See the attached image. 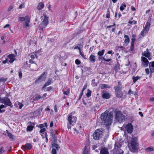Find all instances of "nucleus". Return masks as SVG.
I'll return each instance as SVG.
<instances>
[{"mask_svg":"<svg viewBox=\"0 0 154 154\" xmlns=\"http://www.w3.org/2000/svg\"><path fill=\"white\" fill-rule=\"evenodd\" d=\"M112 117V115L110 113H108L107 112H105L101 114L100 118L104 125L107 126L111 125Z\"/></svg>","mask_w":154,"mask_h":154,"instance_id":"f257e3e1","label":"nucleus"},{"mask_svg":"<svg viewBox=\"0 0 154 154\" xmlns=\"http://www.w3.org/2000/svg\"><path fill=\"white\" fill-rule=\"evenodd\" d=\"M116 120L120 123L124 122L125 120V116L123 115L120 111H118L116 113Z\"/></svg>","mask_w":154,"mask_h":154,"instance_id":"f03ea898","label":"nucleus"},{"mask_svg":"<svg viewBox=\"0 0 154 154\" xmlns=\"http://www.w3.org/2000/svg\"><path fill=\"white\" fill-rule=\"evenodd\" d=\"M0 102L11 107L13 106L10 99L7 97H5L2 98L0 97Z\"/></svg>","mask_w":154,"mask_h":154,"instance_id":"7ed1b4c3","label":"nucleus"},{"mask_svg":"<svg viewBox=\"0 0 154 154\" xmlns=\"http://www.w3.org/2000/svg\"><path fill=\"white\" fill-rule=\"evenodd\" d=\"M131 145L132 148V149L130 150L131 152H135V151L137 150V141L134 138L132 139L131 142Z\"/></svg>","mask_w":154,"mask_h":154,"instance_id":"20e7f679","label":"nucleus"},{"mask_svg":"<svg viewBox=\"0 0 154 154\" xmlns=\"http://www.w3.org/2000/svg\"><path fill=\"white\" fill-rule=\"evenodd\" d=\"M102 134V132L100 131L99 129L96 130L93 134V138L95 140H98L101 137Z\"/></svg>","mask_w":154,"mask_h":154,"instance_id":"39448f33","label":"nucleus"},{"mask_svg":"<svg viewBox=\"0 0 154 154\" xmlns=\"http://www.w3.org/2000/svg\"><path fill=\"white\" fill-rule=\"evenodd\" d=\"M122 128H125V130L128 133L131 134L133 130V127L132 125L130 123L126 125H124Z\"/></svg>","mask_w":154,"mask_h":154,"instance_id":"423d86ee","label":"nucleus"},{"mask_svg":"<svg viewBox=\"0 0 154 154\" xmlns=\"http://www.w3.org/2000/svg\"><path fill=\"white\" fill-rule=\"evenodd\" d=\"M122 88H117L114 87L115 90V94L116 97L118 98H121L123 96V93L122 91Z\"/></svg>","mask_w":154,"mask_h":154,"instance_id":"0eeeda50","label":"nucleus"},{"mask_svg":"<svg viewBox=\"0 0 154 154\" xmlns=\"http://www.w3.org/2000/svg\"><path fill=\"white\" fill-rule=\"evenodd\" d=\"M141 60L142 61L141 66L142 67H146L148 66L149 62L146 58L142 57L141 58Z\"/></svg>","mask_w":154,"mask_h":154,"instance_id":"6e6552de","label":"nucleus"},{"mask_svg":"<svg viewBox=\"0 0 154 154\" xmlns=\"http://www.w3.org/2000/svg\"><path fill=\"white\" fill-rule=\"evenodd\" d=\"M32 145L30 143H27L22 146L21 148L24 151L30 150L32 148Z\"/></svg>","mask_w":154,"mask_h":154,"instance_id":"1a4fd4ad","label":"nucleus"},{"mask_svg":"<svg viewBox=\"0 0 154 154\" xmlns=\"http://www.w3.org/2000/svg\"><path fill=\"white\" fill-rule=\"evenodd\" d=\"M48 23V18L47 17L45 16L44 17V19L42 23L43 27L45 28L47 26Z\"/></svg>","mask_w":154,"mask_h":154,"instance_id":"9d476101","label":"nucleus"},{"mask_svg":"<svg viewBox=\"0 0 154 154\" xmlns=\"http://www.w3.org/2000/svg\"><path fill=\"white\" fill-rule=\"evenodd\" d=\"M29 123L30 125L28 126L26 128L27 131H31L34 127L35 124L34 122H29Z\"/></svg>","mask_w":154,"mask_h":154,"instance_id":"9b49d317","label":"nucleus"},{"mask_svg":"<svg viewBox=\"0 0 154 154\" xmlns=\"http://www.w3.org/2000/svg\"><path fill=\"white\" fill-rule=\"evenodd\" d=\"M15 56L13 54H11L8 55V57L10 59L9 60V62L11 63H12L15 60Z\"/></svg>","mask_w":154,"mask_h":154,"instance_id":"f8f14e48","label":"nucleus"},{"mask_svg":"<svg viewBox=\"0 0 154 154\" xmlns=\"http://www.w3.org/2000/svg\"><path fill=\"white\" fill-rule=\"evenodd\" d=\"M102 97L106 99H108L110 97V96L109 93L106 92V91H103L102 94Z\"/></svg>","mask_w":154,"mask_h":154,"instance_id":"ddd939ff","label":"nucleus"},{"mask_svg":"<svg viewBox=\"0 0 154 154\" xmlns=\"http://www.w3.org/2000/svg\"><path fill=\"white\" fill-rule=\"evenodd\" d=\"M100 154H109L108 150L106 147L102 148L100 151Z\"/></svg>","mask_w":154,"mask_h":154,"instance_id":"4468645a","label":"nucleus"},{"mask_svg":"<svg viewBox=\"0 0 154 154\" xmlns=\"http://www.w3.org/2000/svg\"><path fill=\"white\" fill-rule=\"evenodd\" d=\"M150 53L149 51L148 48L146 49V51H144L142 53V55L146 57H148L150 56Z\"/></svg>","mask_w":154,"mask_h":154,"instance_id":"2eb2a0df","label":"nucleus"},{"mask_svg":"<svg viewBox=\"0 0 154 154\" xmlns=\"http://www.w3.org/2000/svg\"><path fill=\"white\" fill-rule=\"evenodd\" d=\"M51 135L52 137L53 142L54 143H56L57 141V137L55 135L54 132H51Z\"/></svg>","mask_w":154,"mask_h":154,"instance_id":"dca6fc26","label":"nucleus"},{"mask_svg":"<svg viewBox=\"0 0 154 154\" xmlns=\"http://www.w3.org/2000/svg\"><path fill=\"white\" fill-rule=\"evenodd\" d=\"M52 79H49L48 81L47 82H46V83L44 85L43 87L42 88V90L46 86H47L49 85H50L51 83H52Z\"/></svg>","mask_w":154,"mask_h":154,"instance_id":"f3484780","label":"nucleus"},{"mask_svg":"<svg viewBox=\"0 0 154 154\" xmlns=\"http://www.w3.org/2000/svg\"><path fill=\"white\" fill-rule=\"evenodd\" d=\"M90 61L92 63H94L96 61V57L93 54H91L89 58Z\"/></svg>","mask_w":154,"mask_h":154,"instance_id":"a211bd4d","label":"nucleus"},{"mask_svg":"<svg viewBox=\"0 0 154 154\" xmlns=\"http://www.w3.org/2000/svg\"><path fill=\"white\" fill-rule=\"evenodd\" d=\"M100 87L102 89L104 88H111L109 85L106 84H101L100 85Z\"/></svg>","mask_w":154,"mask_h":154,"instance_id":"6ab92c4d","label":"nucleus"},{"mask_svg":"<svg viewBox=\"0 0 154 154\" xmlns=\"http://www.w3.org/2000/svg\"><path fill=\"white\" fill-rule=\"evenodd\" d=\"M72 119V116L71 115L69 116L68 117V120L69 122V124L73 125L75 123V122Z\"/></svg>","mask_w":154,"mask_h":154,"instance_id":"aec40b11","label":"nucleus"},{"mask_svg":"<svg viewBox=\"0 0 154 154\" xmlns=\"http://www.w3.org/2000/svg\"><path fill=\"white\" fill-rule=\"evenodd\" d=\"M44 3L42 2H40L37 5V8L38 10H40L42 9L44 7Z\"/></svg>","mask_w":154,"mask_h":154,"instance_id":"412c9836","label":"nucleus"},{"mask_svg":"<svg viewBox=\"0 0 154 154\" xmlns=\"http://www.w3.org/2000/svg\"><path fill=\"white\" fill-rule=\"evenodd\" d=\"M41 98L42 97L40 95H37L35 96H33L32 97V99L34 101H37Z\"/></svg>","mask_w":154,"mask_h":154,"instance_id":"4be33fe9","label":"nucleus"},{"mask_svg":"<svg viewBox=\"0 0 154 154\" xmlns=\"http://www.w3.org/2000/svg\"><path fill=\"white\" fill-rule=\"evenodd\" d=\"M124 38H125L124 42L126 44V45H127L130 42L129 38V37L127 35H125Z\"/></svg>","mask_w":154,"mask_h":154,"instance_id":"5701e85b","label":"nucleus"},{"mask_svg":"<svg viewBox=\"0 0 154 154\" xmlns=\"http://www.w3.org/2000/svg\"><path fill=\"white\" fill-rule=\"evenodd\" d=\"M145 150L147 152L152 151H154V147L153 146H150L145 149Z\"/></svg>","mask_w":154,"mask_h":154,"instance_id":"b1692460","label":"nucleus"},{"mask_svg":"<svg viewBox=\"0 0 154 154\" xmlns=\"http://www.w3.org/2000/svg\"><path fill=\"white\" fill-rule=\"evenodd\" d=\"M150 26V23L148 22H147L145 26L144 27V29L148 31L149 29Z\"/></svg>","mask_w":154,"mask_h":154,"instance_id":"393cba45","label":"nucleus"},{"mask_svg":"<svg viewBox=\"0 0 154 154\" xmlns=\"http://www.w3.org/2000/svg\"><path fill=\"white\" fill-rule=\"evenodd\" d=\"M6 106L2 104L0 106V112L2 113L5 112V109H3V108H6Z\"/></svg>","mask_w":154,"mask_h":154,"instance_id":"a878e982","label":"nucleus"},{"mask_svg":"<svg viewBox=\"0 0 154 154\" xmlns=\"http://www.w3.org/2000/svg\"><path fill=\"white\" fill-rule=\"evenodd\" d=\"M140 78L141 77L140 76H133L132 77V79L133 80V83H135L137 80H138L139 79H140Z\"/></svg>","mask_w":154,"mask_h":154,"instance_id":"bb28decb","label":"nucleus"},{"mask_svg":"<svg viewBox=\"0 0 154 154\" xmlns=\"http://www.w3.org/2000/svg\"><path fill=\"white\" fill-rule=\"evenodd\" d=\"M52 146L53 147H54V148H55L57 149L58 150V149H59L60 148V147L59 145L56 144L55 143H52Z\"/></svg>","mask_w":154,"mask_h":154,"instance_id":"cd10ccee","label":"nucleus"},{"mask_svg":"<svg viewBox=\"0 0 154 154\" xmlns=\"http://www.w3.org/2000/svg\"><path fill=\"white\" fill-rule=\"evenodd\" d=\"M6 131L7 132V133L8 135V136L9 137V138L11 139H13V135L11 133H10L8 130H6Z\"/></svg>","mask_w":154,"mask_h":154,"instance_id":"c85d7f7f","label":"nucleus"},{"mask_svg":"<svg viewBox=\"0 0 154 154\" xmlns=\"http://www.w3.org/2000/svg\"><path fill=\"white\" fill-rule=\"evenodd\" d=\"M104 52V50L103 49L101 51H99L97 53V54L100 56H101L103 55Z\"/></svg>","mask_w":154,"mask_h":154,"instance_id":"c756f323","label":"nucleus"},{"mask_svg":"<svg viewBox=\"0 0 154 154\" xmlns=\"http://www.w3.org/2000/svg\"><path fill=\"white\" fill-rule=\"evenodd\" d=\"M83 154H88V149H87V146H85Z\"/></svg>","mask_w":154,"mask_h":154,"instance_id":"7c9ffc66","label":"nucleus"},{"mask_svg":"<svg viewBox=\"0 0 154 154\" xmlns=\"http://www.w3.org/2000/svg\"><path fill=\"white\" fill-rule=\"evenodd\" d=\"M148 32V31L146 30L143 29L141 32V35L142 36H144Z\"/></svg>","mask_w":154,"mask_h":154,"instance_id":"2f4dec72","label":"nucleus"},{"mask_svg":"<svg viewBox=\"0 0 154 154\" xmlns=\"http://www.w3.org/2000/svg\"><path fill=\"white\" fill-rule=\"evenodd\" d=\"M126 5L125 4H122L120 7V10L121 11H123L125 8L126 7Z\"/></svg>","mask_w":154,"mask_h":154,"instance_id":"473e14b6","label":"nucleus"},{"mask_svg":"<svg viewBox=\"0 0 154 154\" xmlns=\"http://www.w3.org/2000/svg\"><path fill=\"white\" fill-rule=\"evenodd\" d=\"M42 78V75H40L38 78L35 81V84H38L39 82L41 81L40 80Z\"/></svg>","mask_w":154,"mask_h":154,"instance_id":"72a5a7b5","label":"nucleus"},{"mask_svg":"<svg viewBox=\"0 0 154 154\" xmlns=\"http://www.w3.org/2000/svg\"><path fill=\"white\" fill-rule=\"evenodd\" d=\"M114 87L117 88H122L121 82L120 81H119L118 82V85L114 86Z\"/></svg>","mask_w":154,"mask_h":154,"instance_id":"f704fd0d","label":"nucleus"},{"mask_svg":"<svg viewBox=\"0 0 154 154\" xmlns=\"http://www.w3.org/2000/svg\"><path fill=\"white\" fill-rule=\"evenodd\" d=\"M149 67H152L154 68V61L150 62L149 63Z\"/></svg>","mask_w":154,"mask_h":154,"instance_id":"c9c22d12","label":"nucleus"},{"mask_svg":"<svg viewBox=\"0 0 154 154\" xmlns=\"http://www.w3.org/2000/svg\"><path fill=\"white\" fill-rule=\"evenodd\" d=\"M115 147L120 148L122 146V145L119 143H117L115 144Z\"/></svg>","mask_w":154,"mask_h":154,"instance_id":"e433bc0d","label":"nucleus"},{"mask_svg":"<svg viewBox=\"0 0 154 154\" xmlns=\"http://www.w3.org/2000/svg\"><path fill=\"white\" fill-rule=\"evenodd\" d=\"M30 22V20L29 19H28L25 22V25L26 27H28L29 26V23Z\"/></svg>","mask_w":154,"mask_h":154,"instance_id":"4c0bfd02","label":"nucleus"},{"mask_svg":"<svg viewBox=\"0 0 154 154\" xmlns=\"http://www.w3.org/2000/svg\"><path fill=\"white\" fill-rule=\"evenodd\" d=\"M91 91L88 89V91L86 94V96L88 97H89L91 95Z\"/></svg>","mask_w":154,"mask_h":154,"instance_id":"58836bf2","label":"nucleus"},{"mask_svg":"<svg viewBox=\"0 0 154 154\" xmlns=\"http://www.w3.org/2000/svg\"><path fill=\"white\" fill-rule=\"evenodd\" d=\"M110 17V11L109 10H108L106 12V18H109Z\"/></svg>","mask_w":154,"mask_h":154,"instance_id":"ea45409f","label":"nucleus"},{"mask_svg":"<svg viewBox=\"0 0 154 154\" xmlns=\"http://www.w3.org/2000/svg\"><path fill=\"white\" fill-rule=\"evenodd\" d=\"M18 20L19 21L21 22L25 20V18L23 17H20Z\"/></svg>","mask_w":154,"mask_h":154,"instance_id":"a19ab883","label":"nucleus"},{"mask_svg":"<svg viewBox=\"0 0 154 154\" xmlns=\"http://www.w3.org/2000/svg\"><path fill=\"white\" fill-rule=\"evenodd\" d=\"M87 87V85H85L84 86V87H83L82 90L80 93H82L83 94V91Z\"/></svg>","mask_w":154,"mask_h":154,"instance_id":"79ce46f5","label":"nucleus"},{"mask_svg":"<svg viewBox=\"0 0 154 154\" xmlns=\"http://www.w3.org/2000/svg\"><path fill=\"white\" fill-rule=\"evenodd\" d=\"M5 149L3 147L0 148V154L2 153L5 152Z\"/></svg>","mask_w":154,"mask_h":154,"instance_id":"37998d69","label":"nucleus"},{"mask_svg":"<svg viewBox=\"0 0 154 154\" xmlns=\"http://www.w3.org/2000/svg\"><path fill=\"white\" fill-rule=\"evenodd\" d=\"M19 76L20 79H21L22 78V74L21 71H19L18 72Z\"/></svg>","mask_w":154,"mask_h":154,"instance_id":"c03bdc74","label":"nucleus"},{"mask_svg":"<svg viewBox=\"0 0 154 154\" xmlns=\"http://www.w3.org/2000/svg\"><path fill=\"white\" fill-rule=\"evenodd\" d=\"M123 151L120 149H119L117 152V154H123Z\"/></svg>","mask_w":154,"mask_h":154,"instance_id":"a18cd8bd","label":"nucleus"},{"mask_svg":"<svg viewBox=\"0 0 154 154\" xmlns=\"http://www.w3.org/2000/svg\"><path fill=\"white\" fill-rule=\"evenodd\" d=\"M51 153L52 154H57V151L54 148H53L52 150Z\"/></svg>","mask_w":154,"mask_h":154,"instance_id":"49530a36","label":"nucleus"},{"mask_svg":"<svg viewBox=\"0 0 154 154\" xmlns=\"http://www.w3.org/2000/svg\"><path fill=\"white\" fill-rule=\"evenodd\" d=\"M14 8V7L12 5H10L8 9V12L10 11Z\"/></svg>","mask_w":154,"mask_h":154,"instance_id":"de8ad7c7","label":"nucleus"},{"mask_svg":"<svg viewBox=\"0 0 154 154\" xmlns=\"http://www.w3.org/2000/svg\"><path fill=\"white\" fill-rule=\"evenodd\" d=\"M128 23H130V24H136L137 21H134V20L129 21V22H128Z\"/></svg>","mask_w":154,"mask_h":154,"instance_id":"09e8293b","label":"nucleus"},{"mask_svg":"<svg viewBox=\"0 0 154 154\" xmlns=\"http://www.w3.org/2000/svg\"><path fill=\"white\" fill-rule=\"evenodd\" d=\"M95 80L94 79H93L92 80V84L93 85V86H96L97 85V84L95 83L94 82Z\"/></svg>","mask_w":154,"mask_h":154,"instance_id":"8fccbe9b","label":"nucleus"},{"mask_svg":"<svg viewBox=\"0 0 154 154\" xmlns=\"http://www.w3.org/2000/svg\"><path fill=\"white\" fill-rule=\"evenodd\" d=\"M43 134H45V139H46V143H47V142H48V137H47V134L46 132H45V133H44Z\"/></svg>","mask_w":154,"mask_h":154,"instance_id":"3c124183","label":"nucleus"},{"mask_svg":"<svg viewBox=\"0 0 154 154\" xmlns=\"http://www.w3.org/2000/svg\"><path fill=\"white\" fill-rule=\"evenodd\" d=\"M18 104L19 105V108L20 109H21L23 106V104L19 102L18 103Z\"/></svg>","mask_w":154,"mask_h":154,"instance_id":"603ef678","label":"nucleus"},{"mask_svg":"<svg viewBox=\"0 0 154 154\" xmlns=\"http://www.w3.org/2000/svg\"><path fill=\"white\" fill-rule=\"evenodd\" d=\"M103 60L105 61H106L107 62H109L112 60V59H106L104 57H103L102 58Z\"/></svg>","mask_w":154,"mask_h":154,"instance_id":"864d4df0","label":"nucleus"},{"mask_svg":"<svg viewBox=\"0 0 154 154\" xmlns=\"http://www.w3.org/2000/svg\"><path fill=\"white\" fill-rule=\"evenodd\" d=\"M75 63L77 65H79L81 63V62L78 59L75 60Z\"/></svg>","mask_w":154,"mask_h":154,"instance_id":"5fc2aeb1","label":"nucleus"},{"mask_svg":"<svg viewBox=\"0 0 154 154\" xmlns=\"http://www.w3.org/2000/svg\"><path fill=\"white\" fill-rule=\"evenodd\" d=\"M53 88L52 87L50 86L47 88V89L46 90H45L44 91H49L50 90H51V89H52Z\"/></svg>","mask_w":154,"mask_h":154,"instance_id":"6e6d98bb","label":"nucleus"},{"mask_svg":"<svg viewBox=\"0 0 154 154\" xmlns=\"http://www.w3.org/2000/svg\"><path fill=\"white\" fill-rule=\"evenodd\" d=\"M97 148V146L95 145H92L91 148L92 150H95Z\"/></svg>","mask_w":154,"mask_h":154,"instance_id":"4d7b16f0","label":"nucleus"},{"mask_svg":"<svg viewBox=\"0 0 154 154\" xmlns=\"http://www.w3.org/2000/svg\"><path fill=\"white\" fill-rule=\"evenodd\" d=\"M37 126H38L40 128H42L43 127H44V124H39V125H37Z\"/></svg>","mask_w":154,"mask_h":154,"instance_id":"13d9d810","label":"nucleus"},{"mask_svg":"<svg viewBox=\"0 0 154 154\" xmlns=\"http://www.w3.org/2000/svg\"><path fill=\"white\" fill-rule=\"evenodd\" d=\"M132 42L131 43V45H134V42L135 41V39L134 38H132L131 39Z\"/></svg>","mask_w":154,"mask_h":154,"instance_id":"bf43d9fd","label":"nucleus"},{"mask_svg":"<svg viewBox=\"0 0 154 154\" xmlns=\"http://www.w3.org/2000/svg\"><path fill=\"white\" fill-rule=\"evenodd\" d=\"M80 54L81 56L85 59H87L85 57L84 55L82 54V52L80 51Z\"/></svg>","mask_w":154,"mask_h":154,"instance_id":"052dcab7","label":"nucleus"},{"mask_svg":"<svg viewBox=\"0 0 154 154\" xmlns=\"http://www.w3.org/2000/svg\"><path fill=\"white\" fill-rule=\"evenodd\" d=\"M46 131V129L45 128H42L40 131V133H42Z\"/></svg>","mask_w":154,"mask_h":154,"instance_id":"680f3d73","label":"nucleus"},{"mask_svg":"<svg viewBox=\"0 0 154 154\" xmlns=\"http://www.w3.org/2000/svg\"><path fill=\"white\" fill-rule=\"evenodd\" d=\"M6 81V79L3 78H0V82H5Z\"/></svg>","mask_w":154,"mask_h":154,"instance_id":"e2e57ef3","label":"nucleus"},{"mask_svg":"<svg viewBox=\"0 0 154 154\" xmlns=\"http://www.w3.org/2000/svg\"><path fill=\"white\" fill-rule=\"evenodd\" d=\"M24 7V4H22L21 5H20L19 6V9H21Z\"/></svg>","mask_w":154,"mask_h":154,"instance_id":"0e129e2a","label":"nucleus"},{"mask_svg":"<svg viewBox=\"0 0 154 154\" xmlns=\"http://www.w3.org/2000/svg\"><path fill=\"white\" fill-rule=\"evenodd\" d=\"M134 45H131V47H130V51H133L134 49Z\"/></svg>","mask_w":154,"mask_h":154,"instance_id":"69168bd1","label":"nucleus"},{"mask_svg":"<svg viewBox=\"0 0 154 154\" xmlns=\"http://www.w3.org/2000/svg\"><path fill=\"white\" fill-rule=\"evenodd\" d=\"M152 67H150L149 68L151 73H153L154 72V68H152Z\"/></svg>","mask_w":154,"mask_h":154,"instance_id":"338daca9","label":"nucleus"},{"mask_svg":"<svg viewBox=\"0 0 154 154\" xmlns=\"http://www.w3.org/2000/svg\"><path fill=\"white\" fill-rule=\"evenodd\" d=\"M145 71L146 74H149V71L148 68L146 69H145Z\"/></svg>","mask_w":154,"mask_h":154,"instance_id":"774afa93","label":"nucleus"}]
</instances>
